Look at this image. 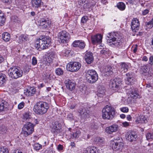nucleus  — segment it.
<instances>
[{"label": "nucleus", "mask_w": 153, "mask_h": 153, "mask_svg": "<svg viewBox=\"0 0 153 153\" xmlns=\"http://www.w3.org/2000/svg\"><path fill=\"white\" fill-rule=\"evenodd\" d=\"M69 36V34L65 30H62L58 34L57 41L60 43H64L67 42Z\"/></svg>", "instance_id": "9d476101"}, {"label": "nucleus", "mask_w": 153, "mask_h": 153, "mask_svg": "<svg viewBox=\"0 0 153 153\" xmlns=\"http://www.w3.org/2000/svg\"><path fill=\"white\" fill-rule=\"evenodd\" d=\"M37 24L40 29H46L49 25L48 23L47 20L44 18L39 19L37 22Z\"/></svg>", "instance_id": "4468645a"}, {"label": "nucleus", "mask_w": 153, "mask_h": 153, "mask_svg": "<svg viewBox=\"0 0 153 153\" xmlns=\"http://www.w3.org/2000/svg\"><path fill=\"white\" fill-rule=\"evenodd\" d=\"M96 141H97L98 142L102 143L103 142L104 140L103 138L98 137L97 138Z\"/></svg>", "instance_id": "0e129e2a"}, {"label": "nucleus", "mask_w": 153, "mask_h": 153, "mask_svg": "<svg viewBox=\"0 0 153 153\" xmlns=\"http://www.w3.org/2000/svg\"><path fill=\"white\" fill-rule=\"evenodd\" d=\"M6 76L2 73H0V85H2L6 81Z\"/></svg>", "instance_id": "f704fd0d"}, {"label": "nucleus", "mask_w": 153, "mask_h": 153, "mask_svg": "<svg viewBox=\"0 0 153 153\" xmlns=\"http://www.w3.org/2000/svg\"><path fill=\"white\" fill-rule=\"evenodd\" d=\"M114 140L115 141V142L120 141L121 142L122 139L120 137H117L114 138Z\"/></svg>", "instance_id": "052dcab7"}, {"label": "nucleus", "mask_w": 153, "mask_h": 153, "mask_svg": "<svg viewBox=\"0 0 153 153\" xmlns=\"http://www.w3.org/2000/svg\"><path fill=\"white\" fill-rule=\"evenodd\" d=\"M8 103L4 100L0 99V113L7 111Z\"/></svg>", "instance_id": "dca6fc26"}, {"label": "nucleus", "mask_w": 153, "mask_h": 153, "mask_svg": "<svg viewBox=\"0 0 153 153\" xmlns=\"http://www.w3.org/2000/svg\"><path fill=\"white\" fill-rule=\"evenodd\" d=\"M34 124L30 121L27 122L24 125L22 128V133L26 137L32 133L34 131Z\"/></svg>", "instance_id": "0eeeda50"}, {"label": "nucleus", "mask_w": 153, "mask_h": 153, "mask_svg": "<svg viewBox=\"0 0 153 153\" xmlns=\"http://www.w3.org/2000/svg\"><path fill=\"white\" fill-rule=\"evenodd\" d=\"M129 93L130 94V97L133 98H134V92H133V91H131H131H129Z\"/></svg>", "instance_id": "774afa93"}, {"label": "nucleus", "mask_w": 153, "mask_h": 153, "mask_svg": "<svg viewBox=\"0 0 153 153\" xmlns=\"http://www.w3.org/2000/svg\"><path fill=\"white\" fill-rule=\"evenodd\" d=\"M140 26V23L138 20L134 18V30H138Z\"/></svg>", "instance_id": "58836bf2"}, {"label": "nucleus", "mask_w": 153, "mask_h": 153, "mask_svg": "<svg viewBox=\"0 0 153 153\" xmlns=\"http://www.w3.org/2000/svg\"><path fill=\"white\" fill-rule=\"evenodd\" d=\"M115 115V110L111 106L107 105L102 110V117L103 119L112 120Z\"/></svg>", "instance_id": "20e7f679"}, {"label": "nucleus", "mask_w": 153, "mask_h": 153, "mask_svg": "<svg viewBox=\"0 0 153 153\" xmlns=\"http://www.w3.org/2000/svg\"><path fill=\"white\" fill-rule=\"evenodd\" d=\"M71 50L69 49H66L65 50V56H68L71 55Z\"/></svg>", "instance_id": "09e8293b"}, {"label": "nucleus", "mask_w": 153, "mask_h": 153, "mask_svg": "<svg viewBox=\"0 0 153 153\" xmlns=\"http://www.w3.org/2000/svg\"><path fill=\"white\" fill-rule=\"evenodd\" d=\"M49 104L45 102L40 101L37 102L34 107V111L37 114H43L46 113L49 109Z\"/></svg>", "instance_id": "7ed1b4c3"}, {"label": "nucleus", "mask_w": 153, "mask_h": 153, "mask_svg": "<svg viewBox=\"0 0 153 153\" xmlns=\"http://www.w3.org/2000/svg\"><path fill=\"white\" fill-rule=\"evenodd\" d=\"M134 138L136 139V138H137V139L136 140H134V141L135 140H136V142L138 143V144H140L141 143V141H140V138L137 137V135L134 134Z\"/></svg>", "instance_id": "680f3d73"}, {"label": "nucleus", "mask_w": 153, "mask_h": 153, "mask_svg": "<svg viewBox=\"0 0 153 153\" xmlns=\"http://www.w3.org/2000/svg\"><path fill=\"white\" fill-rule=\"evenodd\" d=\"M89 126L91 128L93 129H97L98 127L97 123L96 120H91Z\"/></svg>", "instance_id": "72a5a7b5"}, {"label": "nucleus", "mask_w": 153, "mask_h": 153, "mask_svg": "<svg viewBox=\"0 0 153 153\" xmlns=\"http://www.w3.org/2000/svg\"><path fill=\"white\" fill-rule=\"evenodd\" d=\"M51 43V38L48 36H46L37 40L35 43V47L39 51H41L48 48Z\"/></svg>", "instance_id": "f03ea898"}, {"label": "nucleus", "mask_w": 153, "mask_h": 153, "mask_svg": "<svg viewBox=\"0 0 153 153\" xmlns=\"http://www.w3.org/2000/svg\"><path fill=\"white\" fill-rule=\"evenodd\" d=\"M149 66L148 65H143L141 66L140 68V71L141 73H145L147 74H149L148 73L149 69L148 67Z\"/></svg>", "instance_id": "c756f323"}, {"label": "nucleus", "mask_w": 153, "mask_h": 153, "mask_svg": "<svg viewBox=\"0 0 153 153\" xmlns=\"http://www.w3.org/2000/svg\"><path fill=\"white\" fill-rule=\"evenodd\" d=\"M128 68V66L127 64L125 63H122L120 64L119 67V71L122 73L126 72Z\"/></svg>", "instance_id": "b1692460"}, {"label": "nucleus", "mask_w": 153, "mask_h": 153, "mask_svg": "<svg viewBox=\"0 0 153 153\" xmlns=\"http://www.w3.org/2000/svg\"><path fill=\"white\" fill-rule=\"evenodd\" d=\"M67 118L69 120H71L74 119V117L73 116V114L71 113H70L68 115Z\"/></svg>", "instance_id": "5fc2aeb1"}, {"label": "nucleus", "mask_w": 153, "mask_h": 153, "mask_svg": "<svg viewBox=\"0 0 153 153\" xmlns=\"http://www.w3.org/2000/svg\"><path fill=\"white\" fill-rule=\"evenodd\" d=\"M125 82L128 85H133V78L131 77L127 78V80H126Z\"/></svg>", "instance_id": "79ce46f5"}, {"label": "nucleus", "mask_w": 153, "mask_h": 153, "mask_svg": "<svg viewBox=\"0 0 153 153\" xmlns=\"http://www.w3.org/2000/svg\"><path fill=\"white\" fill-rule=\"evenodd\" d=\"M117 6L120 10H125L126 7L125 4L122 2H120L117 4Z\"/></svg>", "instance_id": "c9c22d12"}, {"label": "nucleus", "mask_w": 153, "mask_h": 153, "mask_svg": "<svg viewBox=\"0 0 153 153\" xmlns=\"http://www.w3.org/2000/svg\"><path fill=\"white\" fill-rule=\"evenodd\" d=\"M81 132L79 130H77L76 132L71 134V138H78L81 135Z\"/></svg>", "instance_id": "e433bc0d"}, {"label": "nucleus", "mask_w": 153, "mask_h": 153, "mask_svg": "<svg viewBox=\"0 0 153 153\" xmlns=\"http://www.w3.org/2000/svg\"><path fill=\"white\" fill-rule=\"evenodd\" d=\"M81 64L78 62H71L66 66L67 70L68 71L74 72L78 71L80 68Z\"/></svg>", "instance_id": "1a4fd4ad"}, {"label": "nucleus", "mask_w": 153, "mask_h": 153, "mask_svg": "<svg viewBox=\"0 0 153 153\" xmlns=\"http://www.w3.org/2000/svg\"><path fill=\"white\" fill-rule=\"evenodd\" d=\"M74 47H78L81 49H83L85 46V42L81 40H77L74 41L72 44Z\"/></svg>", "instance_id": "6ab92c4d"}, {"label": "nucleus", "mask_w": 153, "mask_h": 153, "mask_svg": "<svg viewBox=\"0 0 153 153\" xmlns=\"http://www.w3.org/2000/svg\"><path fill=\"white\" fill-rule=\"evenodd\" d=\"M57 149L59 151H61L63 150V147L62 145L59 144L58 145Z\"/></svg>", "instance_id": "338daca9"}, {"label": "nucleus", "mask_w": 153, "mask_h": 153, "mask_svg": "<svg viewBox=\"0 0 153 153\" xmlns=\"http://www.w3.org/2000/svg\"><path fill=\"white\" fill-rule=\"evenodd\" d=\"M107 51H106V49L103 48L100 51V53L101 54L105 55V53H107Z\"/></svg>", "instance_id": "69168bd1"}, {"label": "nucleus", "mask_w": 153, "mask_h": 153, "mask_svg": "<svg viewBox=\"0 0 153 153\" xmlns=\"http://www.w3.org/2000/svg\"><path fill=\"white\" fill-rule=\"evenodd\" d=\"M0 153H9V151L7 148H0Z\"/></svg>", "instance_id": "de8ad7c7"}, {"label": "nucleus", "mask_w": 153, "mask_h": 153, "mask_svg": "<svg viewBox=\"0 0 153 153\" xmlns=\"http://www.w3.org/2000/svg\"><path fill=\"white\" fill-rule=\"evenodd\" d=\"M104 71L106 75H111L116 73L117 70L114 66L108 65L105 67Z\"/></svg>", "instance_id": "ddd939ff"}, {"label": "nucleus", "mask_w": 153, "mask_h": 153, "mask_svg": "<svg viewBox=\"0 0 153 153\" xmlns=\"http://www.w3.org/2000/svg\"><path fill=\"white\" fill-rule=\"evenodd\" d=\"M25 104V103L23 102H22L20 103L18 105V108L19 109L22 108L24 106Z\"/></svg>", "instance_id": "864d4df0"}, {"label": "nucleus", "mask_w": 153, "mask_h": 153, "mask_svg": "<svg viewBox=\"0 0 153 153\" xmlns=\"http://www.w3.org/2000/svg\"><path fill=\"white\" fill-rule=\"evenodd\" d=\"M86 1V0H78V3L82 6L85 3Z\"/></svg>", "instance_id": "bf43d9fd"}, {"label": "nucleus", "mask_w": 153, "mask_h": 153, "mask_svg": "<svg viewBox=\"0 0 153 153\" xmlns=\"http://www.w3.org/2000/svg\"><path fill=\"white\" fill-rule=\"evenodd\" d=\"M52 131L55 134H57L60 133L62 131V129L56 128H54L53 126L52 128Z\"/></svg>", "instance_id": "c03bdc74"}, {"label": "nucleus", "mask_w": 153, "mask_h": 153, "mask_svg": "<svg viewBox=\"0 0 153 153\" xmlns=\"http://www.w3.org/2000/svg\"><path fill=\"white\" fill-rule=\"evenodd\" d=\"M84 57L85 61L88 64H91L93 62L94 60L93 54L91 51H86Z\"/></svg>", "instance_id": "f8f14e48"}, {"label": "nucleus", "mask_w": 153, "mask_h": 153, "mask_svg": "<svg viewBox=\"0 0 153 153\" xmlns=\"http://www.w3.org/2000/svg\"><path fill=\"white\" fill-rule=\"evenodd\" d=\"M119 128L117 124H114L108 127L105 129V131L108 134H110L113 132H115L118 130Z\"/></svg>", "instance_id": "a211bd4d"}, {"label": "nucleus", "mask_w": 153, "mask_h": 153, "mask_svg": "<svg viewBox=\"0 0 153 153\" xmlns=\"http://www.w3.org/2000/svg\"><path fill=\"white\" fill-rule=\"evenodd\" d=\"M2 36L3 40L5 42H8L10 39V34L7 32L4 33Z\"/></svg>", "instance_id": "473e14b6"}, {"label": "nucleus", "mask_w": 153, "mask_h": 153, "mask_svg": "<svg viewBox=\"0 0 153 153\" xmlns=\"http://www.w3.org/2000/svg\"><path fill=\"white\" fill-rule=\"evenodd\" d=\"M55 72L57 75L60 76L63 74V71L61 68H58L56 69Z\"/></svg>", "instance_id": "a19ab883"}, {"label": "nucleus", "mask_w": 153, "mask_h": 153, "mask_svg": "<svg viewBox=\"0 0 153 153\" xmlns=\"http://www.w3.org/2000/svg\"><path fill=\"white\" fill-rule=\"evenodd\" d=\"M121 81L119 78H115L111 80L109 84L110 87L116 91L120 89Z\"/></svg>", "instance_id": "9b49d317"}, {"label": "nucleus", "mask_w": 153, "mask_h": 153, "mask_svg": "<svg viewBox=\"0 0 153 153\" xmlns=\"http://www.w3.org/2000/svg\"><path fill=\"white\" fill-rule=\"evenodd\" d=\"M33 146L34 149L36 151L39 150L42 148V145L38 143H35Z\"/></svg>", "instance_id": "ea45409f"}, {"label": "nucleus", "mask_w": 153, "mask_h": 153, "mask_svg": "<svg viewBox=\"0 0 153 153\" xmlns=\"http://www.w3.org/2000/svg\"><path fill=\"white\" fill-rule=\"evenodd\" d=\"M32 6L35 8H38L43 5L42 0H33L32 1Z\"/></svg>", "instance_id": "5701e85b"}, {"label": "nucleus", "mask_w": 153, "mask_h": 153, "mask_svg": "<svg viewBox=\"0 0 153 153\" xmlns=\"http://www.w3.org/2000/svg\"><path fill=\"white\" fill-rule=\"evenodd\" d=\"M66 86L68 89L71 91H72L75 88V84L73 81L68 79L65 81Z\"/></svg>", "instance_id": "aec40b11"}, {"label": "nucleus", "mask_w": 153, "mask_h": 153, "mask_svg": "<svg viewBox=\"0 0 153 153\" xmlns=\"http://www.w3.org/2000/svg\"><path fill=\"white\" fill-rule=\"evenodd\" d=\"M12 20L14 22L18 23H19L20 22V21L19 18L16 16H14L12 17Z\"/></svg>", "instance_id": "49530a36"}, {"label": "nucleus", "mask_w": 153, "mask_h": 153, "mask_svg": "<svg viewBox=\"0 0 153 153\" xmlns=\"http://www.w3.org/2000/svg\"><path fill=\"white\" fill-rule=\"evenodd\" d=\"M23 74V72L21 69L16 66L10 68L8 70V74L9 77L13 79H16L21 77Z\"/></svg>", "instance_id": "423d86ee"}, {"label": "nucleus", "mask_w": 153, "mask_h": 153, "mask_svg": "<svg viewBox=\"0 0 153 153\" xmlns=\"http://www.w3.org/2000/svg\"><path fill=\"white\" fill-rule=\"evenodd\" d=\"M107 42L111 46L118 47L121 46L123 42V40L117 32H111L107 35Z\"/></svg>", "instance_id": "f257e3e1"}, {"label": "nucleus", "mask_w": 153, "mask_h": 153, "mask_svg": "<svg viewBox=\"0 0 153 153\" xmlns=\"http://www.w3.org/2000/svg\"><path fill=\"white\" fill-rule=\"evenodd\" d=\"M29 40L28 36L27 35L22 34L19 37V42L22 43Z\"/></svg>", "instance_id": "cd10ccee"}, {"label": "nucleus", "mask_w": 153, "mask_h": 153, "mask_svg": "<svg viewBox=\"0 0 153 153\" xmlns=\"http://www.w3.org/2000/svg\"><path fill=\"white\" fill-rule=\"evenodd\" d=\"M31 113L29 112H27L24 113L23 117V121L24 122L25 121H26V122L27 121H29L31 119Z\"/></svg>", "instance_id": "c85d7f7f"}, {"label": "nucleus", "mask_w": 153, "mask_h": 153, "mask_svg": "<svg viewBox=\"0 0 153 153\" xmlns=\"http://www.w3.org/2000/svg\"><path fill=\"white\" fill-rule=\"evenodd\" d=\"M56 57V53L54 51L50 52L49 53L46 60L47 62L49 63L52 62Z\"/></svg>", "instance_id": "4be33fe9"}, {"label": "nucleus", "mask_w": 153, "mask_h": 153, "mask_svg": "<svg viewBox=\"0 0 153 153\" xmlns=\"http://www.w3.org/2000/svg\"><path fill=\"white\" fill-rule=\"evenodd\" d=\"M134 99L140 98V96L139 95V93L136 89H134Z\"/></svg>", "instance_id": "3c124183"}, {"label": "nucleus", "mask_w": 153, "mask_h": 153, "mask_svg": "<svg viewBox=\"0 0 153 153\" xmlns=\"http://www.w3.org/2000/svg\"><path fill=\"white\" fill-rule=\"evenodd\" d=\"M37 61L36 58L35 57H33L32 59V64L33 65H35L37 64Z\"/></svg>", "instance_id": "603ef678"}, {"label": "nucleus", "mask_w": 153, "mask_h": 153, "mask_svg": "<svg viewBox=\"0 0 153 153\" xmlns=\"http://www.w3.org/2000/svg\"><path fill=\"white\" fill-rule=\"evenodd\" d=\"M88 105L83 104L79 108L78 110L79 113V116L82 119H85L89 117V111L87 107Z\"/></svg>", "instance_id": "6e6552de"}, {"label": "nucleus", "mask_w": 153, "mask_h": 153, "mask_svg": "<svg viewBox=\"0 0 153 153\" xmlns=\"http://www.w3.org/2000/svg\"><path fill=\"white\" fill-rule=\"evenodd\" d=\"M123 146V144L120 141L114 142V144H113L112 148L114 150H121Z\"/></svg>", "instance_id": "412c9836"}, {"label": "nucleus", "mask_w": 153, "mask_h": 153, "mask_svg": "<svg viewBox=\"0 0 153 153\" xmlns=\"http://www.w3.org/2000/svg\"><path fill=\"white\" fill-rule=\"evenodd\" d=\"M102 36L100 34H97L92 36L91 37V42L93 44H100L102 42Z\"/></svg>", "instance_id": "2eb2a0df"}, {"label": "nucleus", "mask_w": 153, "mask_h": 153, "mask_svg": "<svg viewBox=\"0 0 153 153\" xmlns=\"http://www.w3.org/2000/svg\"><path fill=\"white\" fill-rule=\"evenodd\" d=\"M54 125L53 126V128H58L59 129H61L62 125L61 123H59L58 122H56L54 123Z\"/></svg>", "instance_id": "a18cd8bd"}, {"label": "nucleus", "mask_w": 153, "mask_h": 153, "mask_svg": "<svg viewBox=\"0 0 153 153\" xmlns=\"http://www.w3.org/2000/svg\"><path fill=\"white\" fill-rule=\"evenodd\" d=\"M135 122L137 123H146L147 122L146 118L144 116L140 115L138 117H137Z\"/></svg>", "instance_id": "393cba45"}, {"label": "nucleus", "mask_w": 153, "mask_h": 153, "mask_svg": "<svg viewBox=\"0 0 153 153\" xmlns=\"http://www.w3.org/2000/svg\"><path fill=\"white\" fill-rule=\"evenodd\" d=\"M120 109L123 112H127L128 111V109L127 107H123L120 108Z\"/></svg>", "instance_id": "4d7b16f0"}, {"label": "nucleus", "mask_w": 153, "mask_h": 153, "mask_svg": "<svg viewBox=\"0 0 153 153\" xmlns=\"http://www.w3.org/2000/svg\"><path fill=\"white\" fill-rule=\"evenodd\" d=\"M85 76L87 81L90 84H93L98 80V76L96 71L94 70H86Z\"/></svg>", "instance_id": "39448f33"}, {"label": "nucleus", "mask_w": 153, "mask_h": 153, "mask_svg": "<svg viewBox=\"0 0 153 153\" xmlns=\"http://www.w3.org/2000/svg\"><path fill=\"white\" fill-rule=\"evenodd\" d=\"M6 131V128L3 125L0 126V134H3Z\"/></svg>", "instance_id": "37998d69"}, {"label": "nucleus", "mask_w": 153, "mask_h": 153, "mask_svg": "<svg viewBox=\"0 0 153 153\" xmlns=\"http://www.w3.org/2000/svg\"><path fill=\"white\" fill-rule=\"evenodd\" d=\"M149 10L147 9H145L143 11L142 14L143 15H145L149 13Z\"/></svg>", "instance_id": "e2e57ef3"}, {"label": "nucleus", "mask_w": 153, "mask_h": 153, "mask_svg": "<svg viewBox=\"0 0 153 153\" xmlns=\"http://www.w3.org/2000/svg\"><path fill=\"white\" fill-rule=\"evenodd\" d=\"M97 95L98 97H103L105 94V89L104 87L99 88L97 91Z\"/></svg>", "instance_id": "2f4dec72"}, {"label": "nucleus", "mask_w": 153, "mask_h": 153, "mask_svg": "<svg viewBox=\"0 0 153 153\" xmlns=\"http://www.w3.org/2000/svg\"><path fill=\"white\" fill-rule=\"evenodd\" d=\"M125 136L127 140L131 142H133L134 138V135L131 131H128L126 134Z\"/></svg>", "instance_id": "bb28decb"}, {"label": "nucleus", "mask_w": 153, "mask_h": 153, "mask_svg": "<svg viewBox=\"0 0 153 153\" xmlns=\"http://www.w3.org/2000/svg\"><path fill=\"white\" fill-rule=\"evenodd\" d=\"M36 92V89L34 87H28L26 90H25L24 94L27 96H33Z\"/></svg>", "instance_id": "f3484780"}, {"label": "nucleus", "mask_w": 153, "mask_h": 153, "mask_svg": "<svg viewBox=\"0 0 153 153\" xmlns=\"http://www.w3.org/2000/svg\"><path fill=\"white\" fill-rule=\"evenodd\" d=\"M5 20V17L0 18V25L2 26L4 25Z\"/></svg>", "instance_id": "6e6d98bb"}, {"label": "nucleus", "mask_w": 153, "mask_h": 153, "mask_svg": "<svg viewBox=\"0 0 153 153\" xmlns=\"http://www.w3.org/2000/svg\"><path fill=\"white\" fill-rule=\"evenodd\" d=\"M2 2L6 4L9 5L10 4L11 2V0H2Z\"/></svg>", "instance_id": "13d9d810"}, {"label": "nucleus", "mask_w": 153, "mask_h": 153, "mask_svg": "<svg viewBox=\"0 0 153 153\" xmlns=\"http://www.w3.org/2000/svg\"><path fill=\"white\" fill-rule=\"evenodd\" d=\"M85 153H99L97 148L94 146L87 147L85 151Z\"/></svg>", "instance_id": "a878e982"}, {"label": "nucleus", "mask_w": 153, "mask_h": 153, "mask_svg": "<svg viewBox=\"0 0 153 153\" xmlns=\"http://www.w3.org/2000/svg\"><path fill=\"white\" fill-rule=\"evenodd\" d=\"M145 26L146 27V30H147L148 29H151L153 27V18L149 21L145 23Z\"/></svg>", "instance_id": "7c9ffc66"}, {"label": "nucleus", "mask_w": 153, "mask_h": 153, "mask_svg": "<svg viewBox=\"0 0 153 153\" xmlns=\"http://www.w3.org/2000/svg\"><path fill=\"white\" fill-rule=\"evenodd\" d=\"M88 20V16H84L81 19V22L83 23H85Z\"/></svg>", "instance_id": "8fccbe9b"}, {"label": "nucleus", "mask_w": 153, "mask_h": 153, "mask_svg": "<svg viewBox=\"0 0 153 153\" xmlns=\"http://www.w3.org/2000/svg\"><path fill=\"white\" fill-rule=\"evenodd\" d=\"M146 139L149 141H152L153 140V132H149L146 135Z\"/></svg>", "instance_id": "4c0bfd02"}]
</instances>
